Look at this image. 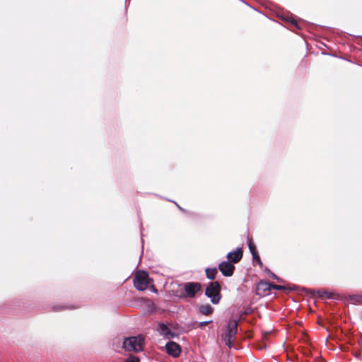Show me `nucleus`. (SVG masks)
<instances>
[{
  "label": "nucleus",
  "instance_id": "ddd939ff",
  "mask_svg": "<svg viewBox=\"0 0 362 362\" xmlns=\"http://www.w3.org/2000/svg\"><path fill=\"white\" fill-rule=\"evenodd\" d=\"M262 286H264V289L270 290L271 288H273L276 290H284L285 287L281 285H272L270 284H262Z\"/></svg>",
  "mask_w": 362,
  "mask_h": 362
},
{
  "label": "nucleus",
  "instance_id": "7ed1b4c3",
  "mask_svg": "<svg viewBox=\"0 0 362 362\" xmlns=\"http://www.w3.org/2000/svg\"><path fill=\"white\" fill-rule=\"evenodd\" d=\"M238 323L235 320H230L228 323L226 332L223 335V339L228 348H231L234 337L237 333Z\"/></svg>",
  "mask_w": 362,
  "mask_h": 362
},
{
  "label": "nucleus",
  "instance_id": "9b49d317",
  "mask_svg": "<svg viewBox=\"0 0 362 362\" xmlns=\"http://www.w3.org/2000/svg\"><path fill=\"white\" fill-rule=\"evenodd\" d=\"M199 310L204 315H209L212 313L213 308L210 305L207 304L202 305L199 308Z\"/></svg>",
  "mask_w": 362,
  "mask_h": 362
},
{
  "label": "nucleus",
  "instance_id": "f257e3e1",
  "mask_svg": "<svg viewBox=\"0 0 362 362\" xmlns=\"http://www.w3.org/2000/svg\"><path fill=\"white\" fill-rule=\"evenodd\" d=\"M144 339L141 336L130 337L126 338L123 342V347L127 351L139 352L142 351Z\"/></svg>",
  "mask_w": 362,
  "mask_h": 362
},
{
  "label": "nucleus",
  "instance_id": "20e7f679",
  "mask_svg": "<svg viewBox=\"0 0 362 362\" xmlns=\"http://www.w3.org/2000/svg\"><path fill=\"white\" fill-rule=\"evenodd\" d=\"M205 294L211 298L213 303L217 304L220 300V286L217 281L209 284L206 289Z\"/></svg>",
  "mask_w": 362,
  "mask_h": 362
},
{
  "label": "nucleus",
  "instance_id": "423d86ee",
  "mask_svg": "<svg viewBox=\"0 0 362 362\" xmlns=\"http://www.w3.org/2000/svg\"><path fill=\"white\" fill-rule=\"evenodd\" d=\"M218 269L223 276H231L233 274L235 267L232 263L223 261L218 265Z\"/></svg>",
  "mask_w": 362,
  "mask_h": 362
},
{
  "label": "nucleus",
  "instance_id": "6e6552de",
  "mask_svg": "<svg viewBox=\"0 0 362 362\" xmlns=\"http://www.w3.org/2000/svg\"><path fill=\"white\" fill-rule=\"evenodd\" d=\"M242 257L243 252L240 248H238L235 251L230 252L227 255L228 262L233 264L238 263L242 259Z\"/></svg>",
  "mask_w": 362,
  "mask_h": 362
},
{
  "label": "nucleus",
  "instance_id": "dca6fc26",
  "mask_svg": "<svg viewBox=\"0 0 362 362\" xmlns=\"http://www.w3.org/2000/svg\"><path fill=\"white\" fill-rule=\"evenodd\" d=\"M151 290L153 291V292H157V290L152 286H151Z\"/></svg>",
  "mask_w": 362,
  "mask_h": 362
},
{
  "label": "nucleus",
  "instance_id": "2eb2a0df",
  "mask_svg": "<svg viewBox=\"0 0 362 362\" xmlns=\"http://www.w3.org/2000/svg\"><path fill=\"white\" fill-rule=\"evenodd\" d=\"M211 321H204V322H199V326L200 327H203L204 326L206 325L207 324L210 323Z\"/></svg>",
  "mask_w": 362,
  "mask_h": 362
},
{
  "label": "nucleus",
  "instance_id": "0eeeda50",
  "mask_svg": "<svg viewBox=\"0 0 362 362\" xmlns=\"http://www.w3.org/2000/svg\"><path fill=\"white\" fill-rule=\"evenodd\" d=\"M165 349L169 355L173 357H177L181 353L180 345L174 341H170L166 344Z\"/></svg>",
  "mask_w": 362,
  "mask_h": 362
},
{
  "label": "nucleus",
  "instance_id": "4468645a",
  "mask_svg": "<svg viewBox=\"0 0 362 362\" xmlns=\"http://www.w3.org/2000/svg\"><path fill=\"white\" fill-rule=\"evenodd\" d=\"M125 362H139V359L136 356H130L127 358Z\"/></svg>",
  "mask_w": 362,
  "mask_h": 362
},
{
  "label": "nucleus",
  "instance_id": "9d476101",
  "mask_svg": "<svg viewBox=\"0 0 362 362\" xmlns=\"http://www.w3.org/2000/svg\"><path fill=\"white\" fill-rule=\"evenodd\" d=\"M158 331L159 332V333L161 335H163L164 337H166L168 338H169V337L173 336V334H171L170 330L164 324L159 325L158 328Z\"/></svg>",
  "mask_w": 362,
  "mask_h": 362
},
{
  "label": "nucleus",
  "instance_id": "f8f14e48",
  "mask_svg": "<svg viewBox=\"0 0 362 362\" xmlns=\"http://www.w3.org/2000/svg\"><path fill=\"white\" fill-rule=\"evenodd\" d=\"M216 274H217V269L216 268L206 269V276L209 279H214L215 278Z\"/></svg>",
  "mask_w": 362,
  "mask_h": 362
},
{
  "label": "nucleus",
  "instance_id": "39448f33",
  "mask_svg": "<svg viewBox=\"0 0 362 362\" xmlns=\"http://www.w3.org/2000/svg\"><path fill=\"white\" fill-rule=\"evenodd\" d=\"M200 289L201 284L198 282H190L184 285L186 296L190 298H193Z\"/></svg>",
  "mask_w": 362,
  "mask_h": 362
},
{
  "label": "nucleus",
  "instance_id": "f3484780",
  "mask_svg": "<svg viewBox=\"0 0 362 362\" xmlns=\"http://www.w3.org/2000/svg\"><path fill=\"white\" fill-rule=\"evenodd\" d=\"M325 293L327 295V297L329 298H330L332 297L330 293Z\"/></svg>",
  "mask_w": 362,
  "mask_h": 362
},
{
  "label": "nucleus",
  "instance_id": "1a4fd4ad",
  "mask_svg": "<svg viewBox=\"0 0 362 362\" xmlns=\"http://www.w3.org/2000/svg\"><path fill=\"white\" fill-rule=\"evenodd\" d=\"M248 247H249L250 251L252 255L253 259L256 260L259 265H262V263L259 256L257 252L256 247L254 245V243L252 242L251 240H248Z\"/></svg>",
  "mask_w": 362,
  "mask_h": 362
},
{
  "label": "nucleus",
  "instance_id": "f03ea898",
  "mask_svg": "<svg viewBox=\"0 0 362 362\" xmlns=\"http://www.w3.org/2000/svg\"><path fill=\"white\" fill-rule=\"evenodd\" d=\"M151 284V279L144 271H139L134 278V285L137 290L144 291Z\"/></svg>",
  "mask_w": 362,
  "mask_h": 362
}]
</instances>
